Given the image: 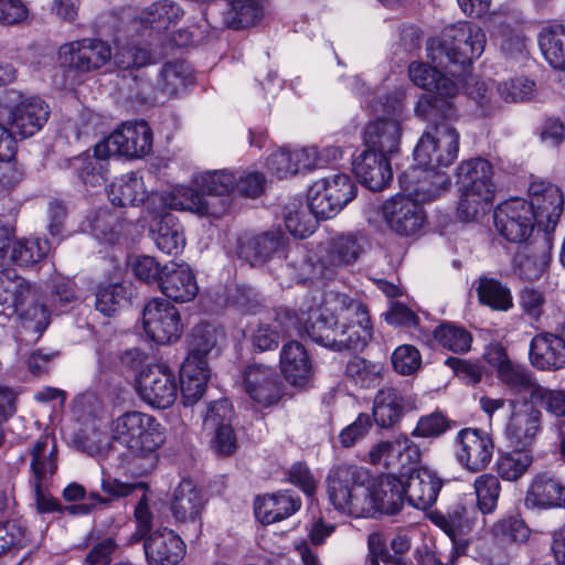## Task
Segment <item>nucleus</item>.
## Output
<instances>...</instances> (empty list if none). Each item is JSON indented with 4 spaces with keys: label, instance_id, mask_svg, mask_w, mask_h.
I'll list each match as a JSON object with an SVG mask.
<instances>
[{
    "label": "nucleus",
    "instance_id": "72a5a7b5",
    "mask_svg": "<svg viewBox=\"0 0 565 565\" xmlns=\"http://www.w3.org/2000/svg\"><path fill=\"white\" fill-rule=\"evenodd\" d=\"M152 239L157 247L168 255L179 254L184 245L183 226L172 213H164L151 228Z\"/></svg>",
    "mask_w": 565,
    "mask_h": 565
},
{
    "label": "nucleus",
    "instance_id": "6ab92c4d",
    "mask_svg": "<svg viewBox=\"0 0 565 565\" xmlns=\"http://www.w3.org/2000/svg\"><path fill=\"white\" fill-rule=\"evenodd\" d=\"M529 359L531 365L541 371H557L565 367V329L563 334H535L530 343Z\"/></svg>",
    "mask_w": 565,
    "mask_h": 565
},
{
    "label": "nucleus",
    "instance_id": "6e6552de",
    "mask_svg": "<svg viewBox=\"0 0 565 565\" xmlns=\"http://www.w3.org/2000/svg\"><path fill=\"white\" fill-rule=\"evenodd\" d=\"M142 324L146 334L159 344L175 342L183 329L178 309L161 298L147 302L142 311Z\"/></svg>",
    "mask_w": 565,
    "mask_h": 565
},
{
    "label": "nucleus",
    "instance_id": "bb28decb",
    "mask_svg": "<svg viewBox=\"0 0 565 565\" xmlns=\"http://www.w3.org/2000/svg\"><path fill=\"white\" fill-rule=\"evenodd\" d=\"M411 409L413 402L409 397L395 387H383L374 397L373 419L381 428H392Z\"/></svg>",
    "mask_w": 565,
    "mask_h": 565
},
{
    "label": "nucleus",
    "instance_id": "9d476101",
    "mask_svg": "<svg viewBox=\"0 0 565 565\" xmlns=\"http://www.w3.org/2000/svg\"><path fill=\"white\" fill-rule=\"evenodd\" d=\"M243 386L249 398L262 407L277 404L285 388L281 375L275 367L258 363L245 367Z\"/></svg>",
    "mask_w": 565,
    "mask_h": 565
},
{
    "label": "nucleus",
    "instance_id": "f3484780",
    "mask_svg": "<svg viewBox=\"0 0 565 565\" xmlns=\"http://www.w3.org/2000/svg\"><path fill=\"white\" fill-rule=\"evenodd\" d=\"M510 416L505 435L514 444L527 446L536 436L541 425V411L532 401L508 399Z\"/></svg>",
    "mask_w": 565,
    "mask_h": 565
},
{
    "label": "nucleus",
    "instance_id": "c9c22d12",
    "mask_svg": "<svg viewBox=\"0 0 565 565\" xmlns=\"http://www.w3.org/2000/svg\"><path fill=\"white\" fill-rule=\"evenodd\" d=\"M492 164L483 158H473L462 161L456 169V180L461 188L483 190L494 194L492 182Z\"/></svg>",
    "mask_w": 565,
    "mask_h": 565
},
{
    "label": "nucleus",
    "instance_id": "680f3d73",
    "mask_svg": "<svg viewBox=\"0 0 565 565\" xmlns=\"http://www.w3.org/2000/svg\"><path fill=\"white\" fill-rule=\"evenodd\" d=\"M202 194L226 195L234 192V174L226 170L205 171L195 178Z\"/></svg>",
    "mask_w": 565,
    "mask_h": 565
},
{
    "label": "nucleus",
    "instance_id": "39448f33",
    "mask_svg": "<svg viewBox=\"0 0 565 565\" xmlns=\"http://www.w3.org/2000/svg\"><path fill=\"white\" fill-rule=\"evenodd\" d=\"M455 116L438 115L427 120V129L414 149V160L420 167H449L459 152V132L451 125Z\"/></svg>",
    "mask_w": 565,
    "mask_h": 565
},
{
    "label": "nucleus",
    "instance_id": "338daca9",
    "mask_svg": "<svg viewBox=\"0 0 565 565\" xmlns=\"http://www.w3.org/2000/svg\"><path fill=\"white\" fill-rule=\"evenodd\" d=\"M127 301V289L121 284L102 287L95 296V308L106 317L113 316Z\"/></svg>",
    "mask_w": 565,
    "mask_h": 565
},
{
    "label": "nucleus",
    "instance_id": "09e8293b",
    "mask_svg": "<svg viewBox=\"0 0 565 565\" xmlns=\"http://www.w3.org/2000/svg\"><path fill=\"white\" fill-rule=\"evenodd\" d=\"M498 377L511 391L529 393L531 399H534L535 388L541 387V385L534 381L532 372L527 367L512 361L505 364V367L498 374Z\"/></svg>",
    "mask_w": 565,
    "mask_h": 565
},
{
    "label": "nucleus",
    "instance_id": "de8ad7c7",
    "mask_svg": "<svg viewBox=\"0 0 565 565\" xmlns=\"http://www.w3.org/2000/svg\"><path fill=\"white\" fill-rule=\"evenodd\" d=\"M108 158L95 152L94 156L75 158L74 168L81 181L87 186L102 185L108 177Z\"/></svg>",
    "mask_w": 565,
    "mask_h": 565
},
{
    "label": "nucleus",
    "instance_id": "20e7f679",
    "mask_svg": "<svg viewBox=\"0 0 565 565\" xmlns=\"http://www.w3.org/2000/svg\"><path fill=\"white\" fill-rule=\"evenodd\" d=\"M111 437L134 456L147 457L159 449L164 440V427L156 417L130 411L111 422Z\"/></svg>",
    "mask_w": 565,
    "mask_h": 565
},
{
    "label": "nucleus",
    "instance_id": "a18cd8bd",
    "mask_svg": "<svg viewBox=\"0 0 565 565\" xmlns=\"http://www.w3.org/2000/svg\"><path fill=\"white\" fill-rule=\"evenodd\" d=\"M424 171L418 179L417 185L407 190L422 201H433L450 184L447 173L439 171L441 167H423Z\"/></svg>",
    "mask_w": 565,
    "mask_h": 565
},
{
    "label": "nucleus",
    "instance_id": "473e14b6",
    "mask_svg": "<svg viewBox=\"0 0 565 565\" xmlns=\"http://www.w3.org/2000/svg\"><path fill=\"white\" fill-rule=\"evenodd\" d=\"M339 319L328 308L311 311L305 323L308 337L316 343L335 351Z\"/></svg>",
    "mask_w": 565,
    "mask_h": 565
},
{
    "label": "nucleus",
    "instance_id": "dca6fc26",
    "mask_svg": "<svg viewBox=\"0 0 565 565\" xmlns=\"http://www.w3.org/2000/svg\"><path fill=\"white\" fill-rule=\"evenodd\" d=\"M532 211L537 217L539 227L545 233L553 231L563 212L564 198L561 189L550 182L533 181L529 186Z\"/></svg>",
    "mask_w": 565,
    "mask_h": 565
},
{
    "label": "nucleus",
    "instance_id": "69168bd1",
    "mask_svg": "<svg viewBox=\"0 0 565 565\" xmlns=\"http://www.w3.org/2000/svg\"><path fill=\"white\" fill-rule=\"evenodd\" d=\"M26 542L25 527L14 520L0 522V557L17 554Z\"/></svg>",
    "mask_w": 565,
    "mask_h": 565
},
{
    "label": "nucleus",
    "instance_id": "58836bf2",
    "mask_svg": "<svg viewBox=\"0 0 565 565\" xmlns=\"http://www.w3.org/2000/svg\"><path fill=\"white\" fill-rule=\"evenodd\" d=\"M209 379V366L182 363L180 370V392L184 406H193L203 397Z\"/></svg>",
    "mask_w": 565,
    "mask_h": 565
},
{
    "label": "nucleus",
    "instance_id": "4d7b16f0",
    "mask_svg": "<svg viewBox=\"0 0 565 565\" xmlns=\"http://www.w3.org/2000/svg\"><path fill=\"white\" fill-rule=\"evenodd\" d=\"M192 82V70L185 62L167 63L160 72L161 89L168 95H175L179 88L185 87Z\"/></svg>",
    "mask_w": 565,
    "mask_h": 565
},
{
    "label": "nucleus",
    "instance_id": "412c9836",
    "mask_svg": "<svg viewBox=\"0 0 565 565\" xmlns=\"http://www.w3.org/2000/svg\"><path fill=\"white\" fill-rule=\"evenodd\" d=\"M49 115V105L40 97L26 98L11 109L8 117L9 131L12 136L31 137L42 128Z\"/></svg>",
    "mask_w": 565,
    "mask_h": 565
},
{
    "label": "nucleus",
    "instance_id": "2f4dec72",
    "mask_svg": "<svg viewBox=\"0 0 565 565\" xmlns=\"http://www.w3.org/2000/svg\"><path fill=\"white\" fill-rule=\"evenodd\" d=\"M435 523L449 536L451 541V554L454 563L459 555L466 553L469 541L460 537V534L471 529L472 518L463 505H458L448 515H436Z\"/></svg>",
    "mask_w": 565,
    "mask_h": 565
},
{
    "label": "nucleus",
    "instance_id": "8fccbe9b",
    "mask_svg": "<svg viewBox=\"0 0 565 565\" xmlns=\"http://www.w3.org/2000/svg\"><path fill=\"white\" fill-rule=\"evenodd\" d=\"M477 497V508L481 514L492 513L497 507L501 492V483L494 475L483 473L476 478L473 482Z\"/></svg>",
    "mask_w": 565,
    "mask_h": 565
},
{
    "label": "nucleus",
    "instance_id": "f03ea898",
    "mask_svg": "<svg viewBox=\"0 0 565 565\" xmlns=\"http://www.w3.org/2000/svg\"><path fill=\"white\" fill-rule=\"evenodd\" d=\"M487 43L486 33L481 28L470 22L447 26L438 40L427 44L428 57L437 66H466L481 56Z\"/></svg>",
    "mask_w": 565,
    "mask_h": 565
},
{
    "label": "nucleus",
    "instance_id": "49530a36",
    "mask_svg": "<svg viewBox=\"0 0 565 565\" xmlns=\"http://www.w3.org/2000/svg\"><path fill=\"white\" fill-rule=\"evenodd\" d=\"M263 14V10L255 0H231L224 12L226 24L235 30L254 25Z\"/></svg>",
    "mask_w": 565,
    "mask_h": 565
},
{
    "label": "nucleus",
    "instance_id": "7ed1b4c3",
    "mask_svg": "<svg viewBox=\"0 0 565 565\" xmlns=\"http://www.w3.org/2000/svg\"><path fill=\"white\" fill-rule=\"evenodd\" d=\"M412 82L428 93L423 95L415 107L416 115L430 120L441 115L456 116L452 98L458 94V84L443 74L437 66L413 62L408 67Z\"/></svg>",
    "mask_w": 565,
    "mask_h": 565
},
{
    "label": "nucleus",
    "instance_id": "3c124183",
    "mask_svg": "<svg viewBox=\"0 0 565 565\" xmlns=\"http://www.w3.org/2000/svg\"><path fill=\"white\" fill-rule=\"evenodd\" d=\"M533 461L532 454L526 449H514L499 457L497 462L498 475L508 481L520 479Z\"/></svg>",
    "mask_w": 565,
    "mask_h": 565
},
{
    "label": "nucleus",
    "instance_id": "e2e57ef3",
    "mask_svg": "<svg viewBox=\"0 0 565 565\" xmlns=\"http://www.w3.org/2000/svg\"><path fill=\"white\" fill-rule=\"evenodd\" d=\"M115 65L121 70L141 68L154 63L151 52L136 44H119L113 54Z\"/></svg>",
    "mask_w": 565,
    "mask_h": 565
},
{
    "label": "nucleus",
    "instance_id": "f8f14e48",
    "mask_svg": "<svg viewBox=\"0 0 565 565\" xmlns=\"http://www.w3.org/2000/svg\"><path fill=\"white\" fill-rule=\"evenodd\" d=\"M61 56L70 67L79 73L96 71L111 60L110 45L100 39H82L61 47Z\"/></svg>",
    "mask_w": 565,
    "mask_h": 565
},
{
    "label": "nucleus",
    "instance_id": "c85d7f7f",
    "mask_svg": "<svg viewBox=\"0 0 565 565\" xmlns=\"http://www.w3.org/2000/svg\"><path fill=\"white\" fill-rule=\"evenodd\" d=\"M301 508L299 495L291 491L265 494L255 500L256 518L263 524H273L295 514Z\"/></svg>",
    "mask_w": 565,
    "mask_h": 565
},
{
    "label": "nucleus",
    "instance_id": "4be33fe9",
    "mask_svg": "<svg viewBox=\"0 0 565 565\" xmlns=\"http://www.w3.org/2000/svg\"><path fill=\"white\" fill-rule=\"evenodd\" d=\"M149 565H177L184 556L183 541L167 527L150 533L143 543Z\"/></svg>",
    "mask_w": 565,
    "mask_h": 565
},
{
    "label": "nucleus",
    "instance_id": "bf43d9fd",
    "mask_svg": "<svg viewBox=\"0 0 565 565\" xmlns=\"http://www.w3.org/2000/svg\"><path fill=\"white\" fill-rule=\"evenodd\" d=\"M492 536L501 543H524L530 536V529L525 522L509 515L497 521L491 527Z\"/></svg>",
    "mask_w": 565,
    "mask_h": 565
},
{
    "label": "nucleus",
    "instance_id": "774afa93",
    "mask_svg": "<svg viewBox=\"0 0 565 565\" xmlns=\"http://www.w3.org/2000/svg\"><path fill=\"white\" fill-rule=\"evenodd\" d=\"M284 221L288 232L298 238H305L315 232L317 221L310 212L307 213L305 210H297L286 206L284 213Z\"/></svg>",
    "mask_w": 565,
    "mask_h": 565
},
{
    "label": "nucleus",
    "instance_id": "4468645a",
    "mask_svg": "<svg viewBox=\"0 0 565 565\" xmlns=\"http://www.w3.org/2000/svg\"><path fill=\"white\" fill-rule=\"evenodd\" d=\"M552 249V238L548 233L536 235L524 244L513 257V270L523 280H537L545 273Z\"/></svg>",
    "mask_w": 565,
    "mask_h": 565
},
{
    "label": "nucleus",
    "instance_id": "423d86ee",
    "mask_svg": "<svg viewBox=\"0 0 565 565\" xmlns=\"http://www.w3.org/2000/svg\"><path fill=\"white\" fill-rule=\"evenodd\" d=\"M152 149V131L145 120L125 121L110 136L95 146L100 157L115 154L142 158Z\"/></svg>",
    "mask_w": 565,
    "mask_h": 565
},
{
    "label": "nucleus",
    "instance_id": "5701e85b",
    "mask_svg": "<svg viewBox=\"0 0 565 565\" xmlns=\"http://www.w3.org/2000/svg\"><path fill=\"white\" fill-rule=\"evenodd\" d=\"M353 171L360 183L373 192L382 191L393 179L390 158L366 149L353 162Z\"/></svg>",
    "mask_w": 565,
    "mask_h": 565
},
{
    "label": "nucleus",
    "instance_id": "9b49d317",
    "mask_svg": "<svg viewBox=\"0 0 565 565\" xmlns=\"http://www.w3.org/2000/svg\"><path fill=\"white\" fill-rule=\"evenodd\" d=\"M382 217L387 227L399 236L416 234L425 222V212L416 200L395 195L382 205Z\"/></svg>",
    "mask_w": 565,
    "mask_h": 565
},
{
    "label": "nucleus",
    "instance_id": "a19ab883",
    "mask_svg": "<svg viewBox=\"0 0 565 565\" xmlns=\"http://www.w3.org/2000/svg\"><path fill=\"white\" fill-rule=\"evenodd\" d=\"M51 250L50 242L45 238L31 237L15 241L10 249L9 257L20 267H32L46 258Z\"/></svg>",
    "mask_w": 565,
    "mask_h": 565
},
{
    "label": "nucleus",
    "instance_id": "ddd939ff",
    "mask_svg": "<svg viewBox=\"0 0 565 565\" xmlns=\"http://www.w3.org/2000/svg\"><path fill=\"white\" fill-rule=\"evenodd\" d=\"M370 462L386 469L407 473L420 459V451L408 437L382 440L369 451Z\"/></svg>",
    "mask_w": 565,
    "mask_h": 565
},
{
    "label": "nucleus",
    "instance_id": "aec40b11",
    "mask_svg": "<svg viewBox=\"0 0 565 565\" xmlns=\"http://www.w3.org/2000/svg\"><path fill=\"white\" fill-rule=\"evenodd\" d=\"M404 482L406 501L409 505L419 509H429L437 500L443 481L438 475L427 467H419L407 472Z\"/></svg>",
    "mask_w": 565,
    "mask_h": 565
},
{
    "label": "nucleus",
    "instance_id": "c756f323",
    "mask_svg": "<svg viewBox=\"0 0 565 565\" xmlns=\"http://www.w3.org/2000/svg\"><path fill=\"white\" fill-rule=\"evenodd\" d=\"M524 501L529 508L565 507V487L547 473H541L533 479Z\"/></svg>",
    "mask_w": 565,
    "mask_h": 565
},
{
    "label": "nucleus",
    "instance_id": "cd10ccee",
    "mask_svg": "<svg viewBox=\"0 0 565 565\" xmlns=\"http://www.w3.org/2000/svg\"><path fill=\"white\" fill-rule=\"evenodd\" d=\"M32 292L31 284L12 270L0 271V317L4 320L19 313Z\"/></svg>",
    "mask_w": 565,
    "mask_h": 565
},
{
    "label": "nucleus",
    "instance_id": "a878e982",
    "mask_svg": "<svg viewBox=\"0 0 565 565\" xmlns=\"http://www.w3.org/2000/svg\"><path fill=\"white\" fill-rule=\"evenodd\" d=\"M159 289L167 298L180 303L193 300L199 292V286L191 269L174 262L163 265V278Z\"/></svg>",
    "mask_w": 565,
    "mask_h": 565
},
{
    "label": "nucleus",
    "instance_id": "b1692460",
    "mask_svg": "<svg viewBox=\"0 0 565 565\" xmlns=\"http://www.w3.org/2000/svg\"><path fill=\"white\" fill-rule=\"evenodd\" d=\"M279 364L282 375L292 386L305 387L315 373L306 348L296 340L282 345Z\"/></svg>",
    "mask_w": 565,
    "mask_h": 565
},
{
    "label": "nucleus",
    "instance_id": "5fc2aeb1",
    "mask_svg": "<svg viewBox=\"0 0 565 565\" xmlns=\"http://www.w3.org/2000/svg\"><path fill=\"white\" fill-rule=\"evenodd\" d=\"M323 182L320 180L313 182L308 190L307 206L310 214L316 220H327L335 216L341 210L333 204Z\"/></svg>",
    "mask_w": 565,
    "mask_h": 565
},
{
    "label": "nucleus",
    "instance_id": "79ce46f5",
    "mask_svg": "<svg viewBox=\"0 0 565 565\" xmlns=\"http://www.w3.org/2000/svg\"><path fill=\"white\" fill-rule=\"evenodd\" d=\"M476 291L480 303L497 311H507L513 307L510 288L495 278L482 276L477 280Z\"/></svg>",
    "mask_w": 565,
    "mask_h": 565
},
{
    "label": "nucleus",
    "instance_id": "052dcab7",
    "mask_svg": "<svg viewBox=\"0 0 565 565\" xmlns=\"http://www.w3.org/2000/svg\"><path fill=\"white\" fill-rule=\"evenodd\" d=\"M372 335V323H366V326H356V323H342L339 327L335 351L363 350L371 341Z\"/></svg>",
    "mask_w": 565,
    "mask_h": 565
},
{
    "label": "nucleus",
    "instance_id": "7c9ffc66",
    "mask_svg": "<svg viewBox=\"0 0 565 565\" xmlns=\"http://www.w3.org/2000/svg\"><path fill=\"white\" fill-rule=\"evenodd\" d=\"M204 500L189 479H183L174 489L171 512L178 522H196L202 513Z\"/></svg>",
    "mask_w": 565,
    "mask_h": 565
},
{
    "label": "nucleus",
    "instance_id": "ea45409f",
    "mask_svg": "<svg viewBox=\"0 0 565 565\" xmlns=\"http://www.w3.org/2000/svg\"><path fill=\"white\" fill-rule=\"evenodd\" d=\"M56 447L49 436L40 437L31 449V470L34 484H43L57 469Z\"/></svg>",
    "mask_w": 565,
    "mask_h": 565
},
{
    "label": "nucleus",
    "instance_id": "37998d69",
    "mask_svg": "<svg viewBox=\"0 0 565 565\" xmlns=\"http://www.w3.org/2000/svg\"><path fill=\"white\" fill-rule=\"evenodd\" d=\"M363 246L353 234L340 235L332 239L323 263L334 268L354 264L361 254Z\"/></svg>",
    "mask_w": 565,
    "mask_h": 565
},
{
    "label": "nucleus",
    "instance_id": "6e6d98bb",
    "mask_svg": "<svg viewBox=\"0 0 565 565\" xmlns=\"http://www.w3.org/2000/svg\"><path fill=\"white\" fill-rule=\"evenodd\" d=\"M332 297L338 319L341 318L347 321L345 323H356V326L371 323L369 309L363 301L339 292L332 295Z\"/></svg>",
    "mask_w": 565,
    "mask_h": 565
},
{
    "label": "nucleus",
    "instance_id": "0eeeda50",
    "mask_svg": "<svg viewBox=\"0 0 565 565\" xmlns=\"http://www.w3.org/2000/svg\"><path fill=\"white\" fill-rule=\"evenodd\" d=\"M493 222L495 230L505 241L526 244L537 224V217L526 200L513 198L494 209Z\"/></svg>",
    "mask_w": 565,
    "mask_h": 565
},
{
    "label": "nucleus",
    "instance_id": "a211bd4d",
    "mask_svg": "<svg viewBox=\"0 0 565 565\" xmlns=\"http://www.w3.org/2000/svg\"><path fill=\"white\" fill-rule=\"evenodd\" d=\"M458 461L469 471L478 472L492 460L494 444L492 438L476 428H463L458 434Z\"/></svg>",
    "mask_w": 565,
    "mask_h": 565
},
{
    "label": "nucleus",
    "instance_id": "f704fd0d",
    "mask_svg": "<svg viewBox=\"0 0 565 565\" xmlns=\"http://www.w3.org/2000/svg\"><path fill=\"white\" fill-rule=\"evenodd\" d=\"M107 194L111 204L119 207L139 205L147 198L143 181L136 172L116 179L107 189Z\"/></svg>",
    "mask_w": 565,
    "mask_h": 565
},
{
    "label": "nucleus",
    "instance_id": "603ef678",
    "mask_svg": "<svg viewBox=\"0 0 565 565\" xmlns=\"http://www.w3.org/2000/svg\"><path fill=\"white\" fill-rule=\"evenodd\" d=\"M435 340L454 353H466L471 348L472 334L463 327L444 323L434 331Z\"/></svg>",
    "mask_w": 565,
    "mask_h": 565
},
{
    "label": "nucleus",
    "instance_id": "c03bdc74",
    "mask_svg": "<svg viewBox=\"0 0 565 565\" xmlns=\"http://www.w3.org/2000/svg\"><path fill=\"white\" fill-rule=\"evenodd\" d=\"M183 15L180 6L170 0L151 3L140 13V22L156 31L167 30L177 23Z\"/></svg>",
    "mask_w": 565,
    "mask_h": 565
},
{
    "label": "nucleus",
    "instance_id": "f257e3e1",
    "mask_svg": "<svg viewBox=\"0 0 565 565\" xmlns=\"http://www.w3.org/2000/svg\"><path fill=\"white\" fill-rule=\"evenodd\" d=\"M369 471L342 463L327 477L329 500L341 513L354 518H375L379 513L396 514L406 501L404 482L393 473L371 482Z\"/></svg>",
    "mask_w": 565,
    "mask_h": 565
},
{
    "label": "nucleus",
    "instance_id": "864d4df0",
    "mask_svg": "<svg viewBox=\"0 0 565 565\" xmlns=\"http://www.w3.org/2000/svg\"><path fill=\"white\" fill-rule=\"evenodd\" d=\"M492 193L483 190H473L472 188H461V196L457 207L458 217L465 222L473 221L481 211L491 204Z\"/></svg>",
    "mask_w": 565,
    "mask_h": 565
},
{
    "label": "nucleus",
    "instance_id": "e433bc0d",
    "mask_svg": "<svg viewBox=\"0 0 565 565\" xmlns=\"http://www.w3.org/2000/svg\"><path fill=\"white\" fill-rule=\"evenodd\" d=\"M539 46L552 67L565 71V24L552 22L543 26Z\"/></svg>",
    "mask_w": 565,
    "mask_h": 565
},
{
    "label": "nucleus",
    "instance_id": "1a4fd4ad",
    "mask_svg": "<svg viewBox=\"0 0 565 565\" xmlns=\"http://www.w3.org/2000/svg\"><path fill=\"white\" fill-rule=\"evenodd\" d=\"M137 391L140 398L151 407L166 409L177 399L178 384L167 365L156 364L140 373Z\"/></svg>",
    "mask_w": 565,
    "mask_h": 565
},
{
    "label": "nucleus",
    "instance_id": "0e129e2a",
    "mask_svg": "<svg viewBox=\"0 0 565 565\" xmlns=\"http://www.w3.org/2000/svg\"><path fill=\"white\" fill-rule=\"evenodd\" d=\"M382 370L381 363L354 356L348 362L345 373L361 387H371L379 384Z\"/></svg>",
    "mask_w": 565,
    "mask_h": 565
},
{
    "label": "nucleus",
    "instance_id": "2eb2a0df",
    "mask_svg": "<svg viewBox=\"0 0 565 565\" xmlns=\"http://www.w3.org/2000/svg\"><path fill=\"white\" fill-rule=\"evenodd\" d=\"M288 237L280 227H273L259 234H245L237 241L236 253L239 258L256 266L266 263L282 252Z\"/></svg>",
    "mask_w": 565,
    "mask_h": 565
},
{
    "label": "nucleus",
    "instance_id": "393cba45",
    "mask_svg": "<svg viewBox=\"0 0 565 565\" xmlns=\"http://www.w3.org/2000/svg\"><path fill=\"white\" fill-rule=\"evenodd\" d=\"M402 138V127L396 118L377 117L364 130L366 150L376 151L391 158L397 153Z\"/></svg>",
    "mask_w": 565,
    "mask_h": 565
},
{
    "label": "nucleus",
    "instance_id": "4c0bfd02",
    "mask_svg": "<svg viewBox=\"0 0 565 565\" xmlns=\"http://www.w3.org/2000/svg\"><path fill=\"white\" fill-rule=\"evenodd\" d=\"M218 332L211 323L196 324L189 338V352L183 363L209 366L207 355L217 343Z\"/></svg>",
    "mask_w": 565,
    "mask_h": 565
},
{
    "label": "nucleus",
    "instance_id": "13d9d810",
    "mask_svg": "<svg viewBox=\"0 0 565 565\" xmlns=\"http://www.w3.org/2000/svg\"><path fill=\"white\" fill-rule=\"evenodd\" d=\"M320 182H323L334 202L333 204L340 210L356 196L358 185L347 173H333L323 177Z\"/></svg>",
    "mask_w": 565,
    "mask_h": 565
}]
</instances>
